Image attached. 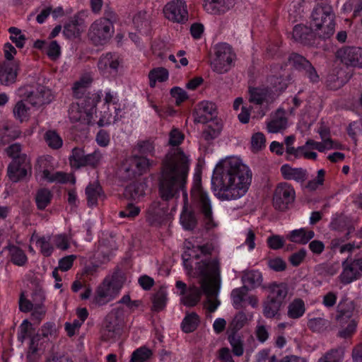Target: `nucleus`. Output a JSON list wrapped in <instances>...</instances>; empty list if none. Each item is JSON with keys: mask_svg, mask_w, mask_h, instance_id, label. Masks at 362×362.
<instances>
[{"mask_svg": "<svg viewBox=\"0 0 362 362\" xmlns=\"http://www.w3.org/2000/svg\"><path fill=\"white\" fill-rule=\"evenodd\" d=\"M309 29L303 25H297L293 30V37L297 41L305 42L308 39Z\"/></svg>", "mask_w": 362, "mask_h": 362, "instance_id": "nucleus-56", "label": "nucleus"}, {"mask_svg": "<svg viewBox=\"0 0 362 362\" xmlns=\"http://www.w3.org/2000/svg\"><path fill=\"white\" fill-rule=\"evenodd\" d=\"M266 139L261 132H256L251 137V148L252 151L257 152L265 147Z\"/></svg>", "mask_w": 362, "mask_h": 362, "instance_id": "nucleus-54", "label": "nucleus"}, {"mask_svg": "<svg viewBox=\"0 0 362 362\" xmlns=\"http://www.w3.org/2000/svg\"><path fill=\"white\" fill-rule=\"evenodd\" d=\"M151 354L150 349L141 347L133 352L131 362H144L151 357Z\"/></svg>", "mask_w": 362, "mask_h": 362, "instance_id": "nucleus-55", "label": "nucleus"}, {"mask_svg": "<svg viewBox=\"0 0 362 362\" xmlns=\"http://www.w3.org/2000/svg\"><path fill=\"white\" fill-rule=\"evenodd\" d=\"M318 133L320 136V138L322 139L321 141H318L319 143H329V146H332V148H328L329 150H343L344 149V146L341 144L340 142L337 141H334L329 138V130L327 128L322 127L318 130Z\"/></svg>", "mask_w": 362, "mask_h": 362, "instance_id": "nucleus-47", "label": "nucleus"}, {"mask_svg": "<svg viewBox=\"0 0 362 362\" xmlns=\"http://www.w3.org/2000/svg\"><path fill=\"white\" fill-rule=\"evenodd\" d=\"M337 59L346 66L362 68V47H346L337 52Z\"/></svg>", "mask_w": 362, "mask_h": 362, "instance_id": "nucleus-21", "label": "nucleus"}, {"mask_svg": "<svg viewBox=\"0 0 362 362\" xmlns=\"http://www.w3.org/2000/svg\"><path fill=\"white\" fill-rule=\"evenodd\" d=\"M165 17L170 21L184 23L187 21L188 12L184 0H172L163 8Z\"/></svg>", "mask_w": 362, "mask_h": 362, "instance_id": "nucleus-19", "label": "nucleus"}, {"mask_svg": "<svg viewBox=\"0 0 362 362\" xmlns=\"http://www.w3.org/2000/svg\"><path fill=\"white\" fill-rule=\"evenodd\" d=\"M325 175V171L323 169L317 170L316 177L308 181V183L304 185V188L309 191H315L317 189L324 184Z\"/></svg>", "mask_w": 362, "mask_h": 362, "instance_id": "nucleus-52", "label": "nucleus"}, {"mask_svg": "<svg viewBox=\"0 0 362 362\" xmlns=\"http://www.w3.org/2000/svg\"><path fill=\"white\" fill-rule=\"evenodd\" d=\"M269 267L275 272H281L286 269V264L281 257H274L268 261Z\"/></svg>", "mask_w": 362, "mask_h": 362, "instance_id": "nucleus-64", "label": "nucleus"}, {"mask_svg": "<svg viewBox=\"0 0 362 362\" xmlns=\"http://www.w3.org/2000/svg\"><path fill=\"white\" fill-rule=\"evenodd\" d=\"M216 112L214 103L204 100L200 102L194 112V120L199 123H206L211 120Z\"/></svg>", "mask_w": 362, "mask_h": 362, "instance_id": "nucleus-24", "label": "nucleus"}, {"mask_svg": "<svg viewBox=\"0 0 362 362\" xmlns=\"http://www.w3.org/2000/svg\"><path fill=\"white\" fill-rule=\"evenodd\" d=\"M305 304L300 298L293 299L288 306L287 315L291 319H298L305 313Z\"/></svg>", "mask_w": 362, "mask_h": 362, "instance_id": "nucleus-34", "label": "nucleus"}, {"mask_svg": "<svg viewBox=\"0 0 362 362\" xmlns=\"http://www.w3.org/2000/svg\"><path fill=\"white\" fill-rule=\"evenodd\" d=\"M113 33L112 23L107 18H100L91 25L88 35L95 45H103L110 39Z\"/></svg>", "mask_w": 362, "mask_h": 362, "instance_id": "nucleus-15", "label": "nucleus"}, {"mask_svg": "<svg viewBox=\"0 0 362 362\" xmlns=\"http://www.w3.org/2000/svg\"><path fill=\"white\" fill-rule=\"evenodd\" d=\"M281 175L285 180H294L303 185L308 178V173L302 168H293L288 164H284L280 169Z\"/></svg>", "mask_w": 362, "mask_h": 362, "instance_id": "nucleus-25", "label": "nucleus"}, {"mask_svg": "<svg viewBox=\"0 0 362 362\" xmlns=\"http://www.w3.org/2000/svg\"><path fill=\"white\" fill-rule=\"evenodd\" d=\"M103 159V154L99 151H95L93 153L87 154L86 158V166H97Z\"/></svg>", "mask_w": 362, "mask_h": 362, "instance_id": "nucleus-62", "label": "nucleus"}, {"mask_svg": "<svg viewBox=\"0 0 362 362\" xmlns=\"http://www.w3.org/2000/svg\"><path fill=\"white\" fill-rule=\"evenodd\" d=\"M176 293L180 296L181 302L186 306H194L200 300L202 291L194 285L187 288L182 281L175 283Z\"/></svg>", "mask_w": 362, "mask_h": 362, "instance_id": "nucleus-20", "label": "nucleus"}, {"mask_svg": "<svg viewBox=\"0 0 362 362\" xmlns=\"http://www.w3.org/2000/svg\"><path fill=\"white\" fill-rule=\"evenodd\" d=\"M56 163L52 156L44 155L37 159V176L40 180L49 183H75V178L70 174L63 172H51L49 169L55 167Z\"/></svg>", "mask_w": 362, "mask_h": 362, "instance_id": "nucleus-9", "label": "nucleus"}, {"mask_svg": "<svg viewBox=\"0 0 362 362\" xmlns=\"http://www.w3.org/2000/svg\"><path fill=\"white\" fill-rule=\"evenodd\" d=\"M14 117L20 122H26L31 115L30 107L25 104L24 100H19L13 109Z\"/></svg>", "mask_w": 362, "mask_h": 362, "instance_id": "nucleus-38", "label": "nucleus"}, {"mask_svg": "<svg viewBox=\"0 0 362 362\" xmlns=\"http://www.w3.org/2000/svg\"><path fill=\"white\" fill-rule=\"evenodd\" d=\"M342 358V350H334L320 358L317 362H341Z\"/></svg>", "mask_w": 362, "mask_h": 362, "instance_id": "nucleus-58", "label": "nucleus"}, {"mask_svg": "<svg viewBox=\"0 0 362 362\" xmlns=\"http://www.w3.org/2000/svg\"><path fill=\"white\" fill-rule=\"evenodd\" d=\"M170 94L175 99L177 105H180L188 98L187 93L180 87L175 86L171 88Z\"/></svg>", "mask_w": 362, "mask_h": 362, "instance_id": "nucleus-59", "label": "nucleus"}, {"mask_svg": "<svg viewBox=\"0 0 362 362\" xmlns=\"http://www.w3.org/2000/svg\"><path fill=\"white\" fill-rule=\"evenodd\" d=\"M100 98L103 96L102 91H98ZM104 106L107 111L100 112V116L98 124L99 126H106L115 124L118 122L123 116V110L119 103L118 93L111 89L105 90L103 95Z\"/></svg>", "mask_w": 362, "mask_h": 362, "instance_id": "nucleus-8", "label": "nucleus"}, {"mask_svg": "<svg viewBox=\"0 0 362 362\" xmlns=\"http://www.w3.org/2000/svg\"><path fill=\"white\" fill-rule=\"evenodd\" d=\"M124 286V279L118 274L107 276L95 288L91 303L102 306L115 300Z\"/></svg>", "mask_w": 362, "mask_h": 362, "instance_id": "nucleus-6", "label": "nucleus"}, {"mask_svg": "<svg viewBox=\"0 0 362 362\" xmlns=\"http://www.w3.org/2000/svg\"><path fill=\"white\" fill-rule=\"evenodd\" d=\"M45 52L49 58L55 59L60 55V47L56 41L47 42Z\"/></svg>", "mask_w": 362, "mask_h": 362, "instance_id": "nucleus-60", "label": "nucleus"}, {"mask_svg": "<svg viewBox=\"0 0 362 362\" xmlns=\"http://www.w3.org/2000/svg\"><path fill=\"white\" fill-rule=\"evenodd\" d=\"M45 140L52 149H58L63 145L62 137L54 130H49L45 134Z\"/></svg>", "mask_w": 362, "mask_h": 362, "instance_id": "nucleus-48", "label": "nucleus"}, {"mask_svg": "<svg viewBox=\"0 0 362 362\" xmlns=\"http://www.w3.org/2000/svg\"><path fill=\"white\" fill-rule=\"evenodd\" d=\"M165 206H161L160 202H153L148 209L147 219L151 223L158 222L166 214Z\"/></svg>", "mask_w": 362, "mask_h": 362, "instance_id": "nucleus-37", "label": "nucleus"}, {"mask_svg": "<svg viewBox=\"0 0 362 362\" xmlns=\"http://www.w3.org/2000/svg\"><path fill=\"white\" fill-rule=\"evenodd\" d=\"M334 14L328 4L318 5L311 15V32L321 38H329L334 32Z\"/></svg>", "mask_w": 362, "mask_h": 362, "instance_id": "nucleus-5", "label": "nucleus"}, {"mask_svg": "<svg viewBox=\"0 0 362 362\" xmlns=\"http://www.w3.org/2000/svg\"><path fill=\"white\" fill-rule=\"evenodd\" d=\"M362 276V259L345 260L338 279L343 285L349 284Z\"/></svg>", "mask_w": 362, "mask_h": 362, "instance_id": "nucleus-18", "label": "nucleus"}, {"mask_svg": "<svg viewBox=\"0 0 362 362\" xmlns=\"http://www.w3.org/2000/svg\"><path fill=\"white\" fill-rule=\"evenodd\" d=\"M88 205L95 206L98 199L103 197L102 189L98 182L90 184L86 189Z\"/></svg>", "mask_w": 362, "mask_h": 362, "instance_id": "nucleus-36", "label": "nucleus"}, {"mask_svg": "<svg viewBox=\"0 0 362 362\" xmlns=\"http://www.w3.org/2000/svg\"><path fill=\"white\" fill-rule=\"evenodd\" d=\"M229 342L232 346L233 354L237 356H240L243 354V344L240 338L238 336L233 335L230 336Z\"/></svg>", "mask_w": 362, "mask_h": 362, "instance_id": "nucleus-57", "label": "nucleus"}, {"mask_svg": "<svg viewBox=\"0 0 362 362\" xmlns=\"http://www.w3.org/2000/svg\"><path fill=\"white\" fill-rule=\"evenodd\" d=\"M86 155L83 148H75L69 158L70 164L72 168H79L86 166Z\"/></svg>", "mask_w": 362, "mask_h": 362, "instance_id": "nucleus-43", "label": "nucleus"}, {"mask_svg": "<svg viewBox=\"0 0 362 362\" xmlns=\"http://www.w3.org/2000/svg\"><path fill=\"white\" fill-rule=\"evenodd\" d=\"M282 304L269 298H267L263 303V314L267 318L276 316L282 307Z\"/></svg>", "mask_w": 362, "mask_h": 362, "instance_id": "nucleus-40", "label": "nucleus"}, {"mask_svg": "<svg viewBox=\"0 0 362 362\" xmlns=\"http://www.w3.org/2000/svg\"><path fill=\"white\" fill-rule=\"evenodd\" d=\"M191 203L194 209L199 211L204 216L208 229L216 226L213 218L212 202L209 192L202 185V176L199 172L193 176L191 189Z\"/></svg>", "mask_w": 362, "mask_h": 362, "instance_id": "nucleus-4", "label": "nucleus"}, {"mask_svg": "<svg viewBox=\"0 0 362 362\" xmlns=\"http://www.w3.org/2000/svg\"><path fill=\"white\" fill-rule=\"evenodd\" d=\"M309 63L310 62L303 56L293 53L288 57V64L286 65L296 69H304L306 66L309 65Z\"/></svg>", "mask_w": 362, "mask_h": 362, "instance_id": "nucleus-51", "label": "nucleus"}, {"mask_svg": "<svg viewBox=\"0 0 362 362\" xmlns=\"http://www.w3.org/2000/svg\"><path fill=\"white\" fill-rule=\"evenodd\" d=\"M288 127V122L285 117V112L279 110L271 117L267 122V129L269 133H279L286 129Z\"/></svg>", "mask_w": 362, "mask_h": 362, "instance_id": "nucleus-28", "label": "nucleus"}, {"mask_svg": "<svg viewBox=\"0 0 362 362\" xmlns=\"http://www.w3.org/2000/svg\"><path fill=\"white\" fill-rule=\"evenodd\" d=\"M267 245L272 250H279L284 245V239L278 235H272L267 238Z\"/></svg>", "mask_w": 362, "mask_h": 362, "instance_id": "nucleus-61", "label": "nucleus"}, {"mask_svg": "<svg viewBox=\"0 0 362 362\" xmlns=\"http://www.w3.org/2000/svg\"><path fill=\"white\" fill-rule=\"evenodd\" d=\"M11 34L10 39L18 48H22L25 43L26 37L23 32L17 28L11 27L8 29Z\"/></svg>", "mask_w": 362, "mask_h": 362, "instance_id": "nucleus-53", "label": "nucleus"}, {"mask_svg": "<svg viewBox=\"0 0 362 362\" xmlns=\"http://www.w3.org/2000/svg\"><path fill=\"white\" fill-rule=\"evenodd\" d=\"M242 279L245 285L256 287L262 283V276L259 271H250L243 275Z\"/></svg>", "mask_w": 362, "mask_h": 362, "instance_id": "nucleus-49", "label": "nucleus"}, {"mask_svg": "<svg viewBox=\"0 0 362 362\" xmlns=\"http://www.w3.org/2000/svg\"><path fill=\"white\" fill-rule=\"evenodd\" d=\"M151 165L152 162L146 157L133 156L122 162L118 174L122 179L129 178L136 174L141 175L146 172Z\"/></svg>", "mask_w": 362, "mask_h": 362, "instance_id": "nucleus-13", "label": "nucleus"}, {"mask_svg": "<svg viewBox=\"0 0 362 362\" xmlns=\"http://www.w3.org/2000/svg\"><path fill=\"white\" fill-rule=\"evenodd\" d=\"M184 140V134L177 129H173L169 134V144L171 146H178Z\"/></svg>", "mask_w": 362, "mask_h": 362, "instance_id": "nucleus-63", "label": "nucleus"}, {"mask_svg": "<svg viewBox=\"0 0 362 362\" xmlns=\"http://www.w3.org/2000/svg\"><path fill=\"white\" fill-rule=\"evenodd\" d=\"M16 94L23 99L29 100L33 106H40L49 103L54 98L51 90L43 86L35 87L26 85L20 87L16 90Z\"/></svg>", "mask_w": 362, "mask_h": 362, "instance_id": "nucleus-11", "label": "nucleus"}, {"mask_svg": "<svg viewBox=\"0 0 362 362\" xmlns=\"http://www.w3.org/2000/svg\"><path fill=\"white\" fill-rule=\"evenodd\" d=\"M199 323V316L192 313L186 315L182 322V330L186 333H189L194 331Z\"/></svg>", "mask_w": 362, "mask_h": 362, "instance_id": "nucleus-44", "label": "nucleus"}, {"mask_svg": "<svg viewBox=\"0 0 362 362\" xmlns=\"http://www.w3.org/2000/svg\"><path fill=\"white\" fill-rule=\"evenodd\" d=\"M52 199V194L47 189H39L35 195V202L37 209L40 210L45 209L51 202Z\"/></svg>", "mask_w": 362, "mask_h": 362, "instance_id": "nucleus-41", "label": "nucleus"}, {"mask_svg": "<svg viewBox=\"0 0 362 362\" xmlns=\"http://www.w3.org/2000/svg\"><path fill=\"white\" fill-rule=\"evenodd\" d=\"M314 236L315 233L313 230L301 228L290 231L286 235V238L294 243L305 245L313 238Z\"/></svg>", "mask_w": 362, "mask_h": 362, "instance_id": "nucleus-30", "label": "nucleus"}, {"mask_svg": "<svg viewBox=\"0 0 362 362\" xmlns=\"http://www.w3.org/2000/svg\"><path fill=\"white\" fill-rule=\"evenodd\" d=\"M216 245L212 241L193 246L186 250L183 255V265L188 275L193 274L194 259L206 256L216 251ZM194 274H200L202 292L206 296L204 308L211 313L214 312L220 305L217 296L220 289L219 263L216 258H205L201 262L195 263Z\"/></svg>", "mask_w": 362, "mask_h": 362, "instance_id": "nucleus-3", "label": "nucleus"}, {"mask_svg": "<svg viewBox=\"0 0 362 362\" xmlns=\"http://www.w3.org/2000/svg\"><path fill=\"white\" fill-rule=\"evenodd\" d=\"M268 288L269 293L267 297L283 305L288 294L287 286L284 284H272L268 286Z\"/></svg>", "mask_w": 362, "mask_h": 362, "instance_id": "nucleus-32", "label": "nucleus"}, {"mask_svg": "<svg viewBox=\"0 0 362 362\" xmlns=\"http://www.w3.org/2000/svg\"><path fill=\"white\" fill-rule=\"evenodd\" d=\"M30 160L27 155L23 154L8 165V176L12 182H17L30 174Z\"/></svg>", "mask_w": 362, "mask_h": 362, "instance_id": "nucleus-17", "label": "nucleus"}, {"mask_svg": "<svg viewBox=\"0 0 362 362\" xmlns=\"http://www.w3.org/2000/svg\"><path fill=\"white\" fill-rule=\"evenodd\" d=\"M11 261L18 266H23L28 260L24 252L17 246L11 245L8 247Z\"/></svg>", "mask_w": 362, "mask_h": 362, "instance_id": "nucleus-46", "label": "nucleus"}, {"mask_svg": "<svg viewBox=\"0 0 362 362\" xmlns=\"http://www.w3.org/2000/svg\"><path fill=\"white\" fill-rule=\"evenodd\" d=\"M252 173L236 156H229L216 163L211 178L214 195L221 201H235L245 197L252 183Z\"/></svg>", "mask_w": 362, "mask_h": 362, "instance_id": "nucleus-2", "label": "nucleus"}, {"mask_svg": "<svg viewBox=\"0 0 362 362\" xmlns=\"http://www.w3.org/2000/svg\"><path fill=\"white\" fill-rule=\"evenodd\" d=\"M121 64L122 59L118 54L109 52L100 57L98 68L102 75L109 76L117 73Z\"/></svg>", "mask_w": 362, "mask_h": 362, "instance_id": "nucleus-22", "label": "nucleus"}, {"mask_svg": "<svg viewBox=\"0 0 362 362\" xmlns=\"http://www.w3.org/2000/svg\"><path fill=\"white\" fill-rule=\"evenodd\" d=\"M214 58L211 66L214 71L222 74L228 72L233 66L235 54L227 43L221 42L214 48Z\"/></svg>", "mask_w": 362, "mask_h": 362, "instance_id": "nucleus-10", "label": "nucleus"}, {"mask_svg": "<svg viewBox=\"0 0 362 362\" xmlns=\"http://www.w3.org/2000/svg\"><path fill=\"white\" fill-rule=\"evenodd\" d=\"M100 101V94L94 93L80 103H72L69 110V117L71 122L89 124L96 114V105Z\"/></svg>", "mask_w": 362, "mask_h": 362, "instance_id": "nucleus-7", "label": "nucleus"}, {"mask_svg": "<svg viewBox=\"0 0 362 362\" xmlns=\"http://www.w3.org/2000/svg\"><path fill=\"white\" fill-rule=\"evenodd\" d=\"M168 301V292L165 288L160 289L153 296V310L160 311L166 306Z\"/></svg>", "mask_w": 362, "mask_h": 362, "instance_id": "nucleus-45", "label": "nucleus"}, {"mask_svg": "<svg viewBox=\"0 0 362 362\" xmlns=\"http://www.w3.org/2000/svg\"><path fill=\"white\" fill-rule=\"evenodd\" d=\"M354 310V305L351 300L347 299L341 300L337 307V320L341 323L345 319H349L352 316Z\"/></svg>", "mask_w": 362, "mask_h": 362, "instance_id": "nucleus-35", "label": "nucleus"}, {"mask_svg": "<svg viewBox=\"0 0 362 362\" xmlns=\"http://www.w3.org/2000/svg\"><path fill=\"white\" fill-rule=\"evenodd\" d=\"M295 199L296 191L291 184L282 182L277 185L273 196V204L276 209H286Z\"/></svg>", "mask_w": 362, "mask_h": 362, "instance_id": "nucleus-16", "label": "nucleus"}, {"mask_svg": "<svg viewBox=\"0 0 362 362\" xmlns=\"http://www.w3.org/2000/svg\"><path fill=\"white\" fill-rule=\"evenodd\" d=\"M329 143H319L313 139H308L305 145L298 147L296 151L294 153V156L296 158L303 157L306 159L315 160L317 157V154L314 150H317L320 152H325L328 151V148H332Z\"/></svg>", "mask_w": 362, "mask_h": 362, "instance_id": "nucleus-23", "label": "nucleus"}, {"mask_svg": "<svg viewBox=\"0 0 362 362\" xmlns=\"http://www.w3.org/2000/svg\"><path fill=\"white\" fill-rule=\"evenodd\" d=\"M272 87L269 91L266 88H253L250 89V100L252 103L261 104L264 101L273 100L274 95H278L287 87V81L284 78L272 77L271 78Z\"/></svg>", "mask_w": 362, "mask_h": 362, "instance_id": "nucleus-12", "label": "nucleus"}, {"mask_svg": "<svg viewBox=\"0 0 362 362\" xmlns=\"http://www.w3.org/2000/svg\"><path fill=\"white\" fill-rule=\"evenodd\" d=\"M190 159L180 148H174L165 156L159 180V192L163 199H177L182 194V211L180 222L185 230H192L197 224L194 212L188 205L186 189Z\"/></svg>", "mask_w": 362, "mask_h": 362, "instance_id": "nucleus-1", "label": "nucleus"}, {"mask_svg": "<svg viewBox=\"0 0 362 362\" xmlns=\"http://www.w3.org/2000/svg\"><path fill=\"white\" fill-rule=\"evenodd\" d=\"M169 72L163 67L153 69L148 74L149 85L151 88L156 86L157 82H164L168 79Z\"/></svg>", "mask_w": 362, "mask_h": 362, "instance_id": "nucleus-39", "label": "nucleus"}, {"mask_svg": "<svg viewBox=\"0 0 362 362\" xmlns=\"http://www.w3.org/2000/svg\"><path fill=\"white\" fill-rule=\"evenodd\" d=\"M18 74V64L16 63H0V82L9 86L16 82Z\"/></svg>", "mask_w": 362, "mask_h": 362, "instance_id": "nucleus-26", "label": "nucleus"}, {"mask_svg": "<svg viewBox=\"0 0 362 362\" xmlns=\"http://www.w3.org/2000/svg\"><path fill=\"white\" fill-rule=\"evenodd\" d=\"M34 329L33 325L28 320H24L19 327L18 340L23 342L27 338L30 339L29 350L28 352V359L29 362H37L40 354L38 353V342L40 336L33 335Z\"/></svg>", "mask_w": 362, "mask_h": 362, "instance_id": "nucleus-14", "label": "nucleus"}, {"mask_svg": "<svg viewBox=\"0 0 362 362\" xmlns=\"http://www.w3.org/2000/svg\"><path fill=\"white\" fill-rule=\"evenodd\" d=\"M328 325V321L322 317H311L308 321V328L315 332L324 331Z\"/></svg>", "mask_w": 362, "mask_h": 362, "instance_id": "nucleus-50", "label": "nucleus"}, {"mask_svg": "<svg viewBox=\"0 0 362 362\" xmlns=\"http://www.w3.org/2000/svg\"><path fill=\"white\" fill-rule=\"evenodd\" d=\"M19 308L23 312L32 311V316L36 319H40L46 313L44 304H33L22 294L19 300Z\"/></svg>", "mask_w": 362, "mask_h": 362, "instance_id": "nucleus-29", "label": "nucleus"}, {"mask_svg": "<svg viewBox=\"0 0 362 362\" xmlns=\"http://www.w3.org/2000/svg\"><path fill=\"white\" fill-rule=\"evenodd\" d=\"M92 82L93 77L90 74L83 75L73 85L72 90L74 95L77 98H81Z\"/></svg>", "mask_w": 362, "mask_h": 362, "instance_id": "nucleus-33", "label": "nucleus"}, {"mask_svg": "<svg viewBox=\"0 0 362 362\" xmlns=\"http://www.w3.org/2000/svg\"><path fill=\"white\" fill-rule=\"evenodd\" d=\"M146 189L145 183H134L126 187L125 195L132 199L136 200L144 195Z\"/></svg>", "mask_w": 362, "mask_h": 362, "instance_id": "nucleus-42", "label": "nucleus"}, {"mask_svg": "<svg viewBox=\"0 0 362 362\" xmlns=\"http://www.w3.org/2000/svg\"><path fill=\"white\" fill-rule=\"evenodd\" d=\"M52 240L50 236H40L36 233H33L30 238L31 243H34L40 249V252L46 257L50 256L53 252Z\"/></svg>", "mask_w": 362, "mask_h": 362, "instance_id": "nucleus-31", "label": "nucleus"}, {"mask_svg": "<svg viewBox=\"0 0 362 362\" xmlns=\"http://www.w3.org/2000/svg\"><path fill=\"white\" fill-rule=\"evenodd\" d=\"M235 4V0H206L204 6L209 13L217 14L228 11Z\"/></svg>", "mask_w": 362, "mask_h": 362, "instance_id": "nucleus-27", "label": "nucleus"}]
</instances>
